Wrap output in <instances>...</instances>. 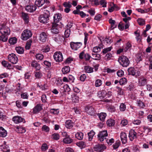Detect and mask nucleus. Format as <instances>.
<instances>
[{
	"instance_id": "51",
	"label": "nucleus",
	"mask_w": 152,
	"mask_h": 152,
	"mask_svg": "<svg viewBox=\"0 0 152 152\" xmlns=\"http://www.w3.org/2000/svg\"><path fill=\"white\" fill-rule=\"evenodd\" d=\"M137 22L141 26H143L145 23V20L142 18H138L137 20Z\"/></svg>"
},
{
	"instance_id": "32",
	"label": "nucleus",
	"mask_w": 152,
	"mask_h": 152,
	"mask_svg": "<svg viewBox=\"0 0 152 152\" xmlns=\"http://www.w3.org/2000/svg\"><path fill=\"white\" fill-rule=\"evenodd\" d=\"M109 23L111 24V30H113L117 27V25H115V21L114 20L110 19L109 20Z\"/></svg>"
},
{
	"instance_id": "46",
	"label": "nucleus",
	"mask_w": 152,
	"mask_h": 152,
	"mask_svg": "<svg viewBox=\"0 0 152 152\" xmlns=\"http://www.w3.org/2000/svg\"><path fill=\"white\" fill-rule=\"evenodd\" d=\"M102 84V81L101 80L98 79L95 81V86L96 87L100 86Z\"/></svg>"
},
{
	"instance_id": "38",
	"label": "nucleus",
	"mask_w": 152,
	"mask_h": 152,
	"mask_svg": "<svg viewBox=\"0 0 152 152\" xmlns=\"http://www.w3.org/2000/svg\"><path fill=\"white\" fill-rule=\"evenodd\" d=\"M17 39L15 37H12L9 39V42L11 45H14L17 43Z\"/></svg>"
},
{
	"instance_id": "50",
	"label": "nucleus",
	"mask_w": 152,
	"mask_h": 152,
	"mask_svg": "<svg viewBox=\"0 0 152 152\" xmlns=\"http://www.w3.org/2000/svg\"><path fill=\"white\" fill-rule=\"evenodd\" d=\"M51 137L55 140H58L60 138L59 134L57 133H55L52 135Z\"/></svg>"
},
{
	"instance_id": "7",
	"label": "nucleus",
	"mask_w": 152,
	"mask_h": 152,
	"mask_svg": "<svg viewBox=\"0 0 152 152\" xmlns=\"http://www.w3.org/2000/svg\"><path fill=\"white\" fill-rule=\"evenodd\" d=\"M53 58L56 61L58 62L62 61L63 59L62 53L60 51L55 52L53 55Z\"/></svg>"
},
{
	"instance_id": "61",
	"label": "nucleus",
	"mask_w": 152,
	"mask_h": 152,
	"mask_svg": "<svg viewBox=\"0 0 152 152\" xmlns=\"http://www.w3.org/2000/svg\"><path fill=\"white\" fill-rule=\"evenodd\" d=\"M32 42V41L31 40H29L26 44L25 48L26 49L28 50L30 48Z\"/></svg>"
},
{
	"instance_id": "41",
	"label": "nucleus",
	"mask_w": 152,
	"mask_h": 152,
	"mask_svg": "<svg viewBox=\"0 0 152 152\" xmlns=\"http://www.w3.org/2000/svg\"><path fill=\"white\" fill-rule=\"evenodd\" d=\"M112 48H113L112 47H109L104 48L103 50L102 51V53H103V54L104 55L105 54L108 53V52L110 51Z\"/></svg>"
},
{
	"instance_id": "4",
	"label": "nucleus",
	"mask_w": 152,
	"mask_h": 152,
	"mask_svg": "<svg viewBox=\"0 0 152 152\" xmlns=\"http://www.w3.org/2000/svg\"><path fill=\"white\" fill-rule=\"evenodd\" d=\"M85 110L87 114L91 116H96L97 114L96 110L92 106L87 105L86 106Z\"/></svg>"
},
{
	"instance_id": "14",
	"label": "nucleus",
	"mask_w": 152,
	"mask_h": 152,
	"mask_svg": "<svg viewBox=\"0 0 152 152\" xmlns=\"http://www.w3.org/2000/svg\"><path fill=\"white\" fill-rule=\"evenodd\" d=\"M129 137L130 140L132 141L137 138V133L134 130H131L129 132Z\"/></svg>"
},
{
	"instance_id": "37",
	"label": "nucleus",
	"mask_w": 152,
	"mask_h": 152,
	"mask_svg": "<svg viewBox=\"0 0 152 152\" xmlns=\"http://www.w3.org/2000/svg\"><path fill=\"white\" fill-rule=\"evenodd\" d=\"M16 131L18 133H23L26 131L25 128L18 126L16 127Z\"/></svg>"
},
{
	"instance_id": "23",
	"label": "nucleus",
	"mask_w": 152,
	"mask_h": 152,
	"mask_svg": "<svg viewBox=\"0 0 152 152\" xmlns=\"http://www.w3.org/2000/svg\"><path fill=\"white\" fill-rule=\"evenodd\" d=\"M61 14L59 13L56 14L54 15L53 17L54 20V23H56L59 21L61 20L62 17L61 16Z\"/></svg>"
},
{
	"instance_id": "19",
	"label": "nucleus",
	"mask_w": 152,
	"mask_h": 152,
	"mask_svg": "<svg viewBox=\"0 0 152 152\" xmlns=\"http://www.w3.org/2000/svg\"><path fill=\"white\" fill-rule=\"evenodd\" d=\"M121 140L123 144L126 143L127 141V137L126 133L124 132H122L120 134Z\"/></svg>"
},
{
	"instance_id": "49",
	"label": "nucleus",
	"mask_w": 152,
	"mask_h": 152,
	"mask_svg": "<svg viewBox=\"0 0 152 152\" xmlns=\"http://www.w3.org/2000/svg\"><path fill=\"white\" fill-rule=\"evenodd\" d=\"M126 105L125 104L121 103V104L119 106V109L121 111H124L126 109Z\"/></svg>"
},
{
	"instance_id": "48",
	"label": "nucleus",
	"mask_w": 152,
	"mask_h": 152,
	"mask_svg": "<svg viewBox=\"0 0 152 152\" xmlns=\"http://www.w3.org/2000/svg\"><path fill=\"white\" fill-rule=\"evenodd\" d=\"M101 48L99 46H95L93 48L92 51L94 53H97L101 51Z\"/></svg>"
},
{
	"instance_id": "53",
	"label": "nucleus",
	"mask_w": 152,
	"mask_h": 152,
	"mask_svg": "<svg viewBox=\"0 0 152 152\" xmlns=\"http://www.w3.org/2000/svg\"><path fill=\"white\" fill-rule=\"evenodd\" d=\"M116 88L118 89L117 92L118 95H122L124 92L122 88L118 86L116 87Z\"/></svg>"
},
{
	"instance_id": "44",
	"label": "nucleus",
	"mask_w": 152,
	"mask_h": 152,
	"mask_svg": "<svg viewBox=\"0 0 152 152\" xmlns=\"http://www.w3.org/2000/svg\"><path fill=\"white\" fill-rule=\"evenodd\" d=\"M112 54L110 53H107L106 54L104 57V59L105 60L107 61L110 60L112 57Z\"/></svg>"
},
{
	"instance_id": "58",
	"label": "nucleus",
	"mask_w": 152,
	"mask_h": 152,
	"mask_svg": "<svg viewBox=\"0 0 152 152\" xmlns=\"http://www.w3.org/2000/svg\"><path fill=\"white\" fill-rule=\"evenodd\" d=\"M5 35L2 34L0 36V40L2 41L3 42H5L7 40V37H6Z\"/></svg>"
},
{
	"instance_id": "10",
	"label": "nucleus",
	"mask_w": 152,
	"mask_h": 152,
	"mask_svg": "<svg viewBox=\"0 0 152 152\" xmlns=\"http://www.w3.org/2000/svg\"><path fill=\"white\" fill-rule=\"evenodd\" d=\"M12 119L13 122L16 124H18L21 122L25 123L26 122L24 118L18 115L14 116Z\"/></svg>"
},
{
	"instance_id": "29",
	"label": "nucleus",
	"mask_w": 152,
	"mask_h": 152,
	"mask_svg": "<svg viewBox=\"0 0 152 152\" xmlns=\"http://www.w3.org/2000/svg\"><path fill=\"white\" fill-rule=\"evenodd\" d=\"M93 69V68L90 66H84V69L86 73H91L93 72L94 71Z\"/></svg>"
},
{
	"instance_id": "27",
	"label": "nucleus",
	"mask_w": 152,
	"mask_h": 152,
	"mask_svg": "<svg viewBox=\"0 0 152 152\" xmlns=\"http://www.w3.org/2000/svg\"><path fill=\"white\" fill-rule=\"evenodd\" d=\"M92 57L91 58L95 60H99L101 58V55L100 54L97 53H92Z\"/></svg>"
},
{
	"instance_id": "30",
	"label": "nucleus",
	"mask_w": 152,
	"mask_h": 152,
	"mask_svg": "<svg viewBox=\"0 0 152 152\" xmlns=\"http://www.w3.org/2000/svg\"><path fill=\"white\" fill-rule=\"evenodd\" d=\"M15 50L16 52L19 54H22L24 53V48L21 46L16 47L15 48Z\"/></svg>"
},
{
	"instance_id": "26",
	"label": "nucleus",
	"mask_w": 152,
	"mask_h": 152,
	"mask_svg": "<svg viewBox=\"0 0 152 152\" xmlns=\"http://www.w3.org/2000/svg\"><path fill=\"white\" fill-rule=\"evenodd\" d=\"M45 2V0H36L35 4L37 7H40L42 6Z\"/></svg>"
},
{
	"instance_id": "63",
	"label": "nucleus",
	"mask_w": 152,
	"mask_h": 152,
	"mask_svg": "<svg viewBox=\"0 0 152 152\" xmlns=\"http://www.w3.org/2000/svg\"><path fill=\"white\" fill-rule=\"evenodd\" d=\"M42 76V74L40 72H36L35 74V77L38 79L40 78Z\"/></svg>"
},
{
	"instance_id": "34",
	"label": "nucleus",
	"mask_w": 152,
	"mask_h": 152,
	"mask_svg": "<svg viewBox=\"0 0 152 152\" xmlns=\"http://www.w3.org/2000/svg\"><path fill=\"white\" fill-rule=\"evenodd\" d=\"M73 141V139L70 138L69 136V137L64 138L63 140V142L66 144H70Z\"/></svg>"
},
{
	"instance_id": "8",
	"label": "nucleus",
	"mask_w": 152,
	"mask_h": 152,
	"mask_svg": "<svg viewBox=\"0 0 152 152\" xmlns=\"http://www.w3.org/2000/svg\"><path fill=\"white\" fill-rule=\"evenodd\" d=\"M148 79L147 77L142 76L138 80V85L140 86H145L147 83Z\"/></svg>"
},
{
	"instance_id": "5",
	"label": "nucleus",
	"mask_w": 152,
	"mask_h": 152,
	"mask_svg": "<svg viewBox=\"0 0 152 152\" xmlns=\"http://www.w3.org/2000/svg\"><path fill=\"white\" fill-rule=\"evenodd\" d=\"M7 58L8 61L13 64H16L18 61L17 56L14 53L9 54L7 56Z\"/></svg>"
},
{
	"instance_id": "25",
	"label": "nucleus",
	"mask_w": 152,
	"mask_h": 152,
	"mask_svg": "<svg viewBox=\"0 0 152 152\" xmlns=\"http://www.w3.org/2000/svg\"><path fill=\"white\" fill-rule=\"evenodd\" d=\"M7 134V131L2 127H0V137H4Z\"/></svg>"
},
{
	"instance_id": "12",
	"label": "nucleus",
	"mask_w": 152,
	"mask_h": 152,
	"mask_svg": "<svg viewBox=\"0 0 152 152\" xmlns=\"http://www.w3.org/2000/svg\"><path fill=\"white\" fill-rule=\"evenodd\" d=\"M37 9L35 5L30 4L26 6L25 8L26 10L28 12H32L35 11Z\"/></svg>"
},
{
	"instance_id": "42",
	"label": "nucleus",
	"mask_w": 152,
	"mask_h": 152,
	"mask_svg": "<svg viewBox=\"0 0 152 152\" xmlns=\"http://www.w3.org/2000/svg\"><path fill=\"white\" fill-rule=\"evenodd\" d=\"M119 83L121 85H125L127 83V80L126 78L123 77L120 79Z\"/></svg>"
},
{
	"instance_id": "45",
	"label": "nucleus",
	"mask_w": 152,
	"mask_h": 152,
	"mask_svg": "<svg viewBox=\"0 0 152 152\" xmlns=\"http://www.w3.org/2000/svg\"><path fill=\"white\" fill-rule=\"evenodd\" d=\"M77 145L81 149L85 148L86 146L85 143L83 141L79 142L77 143Z\"/></svg>"
},
{
	"instance_id": "62",
	"label": "nucleus",
	"mask_w": 152,
	"mask_h": 152,
	"mask_svg": "<svg viewBox=\"0 0 152 152\" xmlns=\"http://www.w3.org/2000/svg\"><path fill=\"white\" fill-rule=\"evenodd\" d=\"M85 38L84 39V44L86 46L87 44V41L88 39V34L87 33H84Z\"/></svg>"
},
{
	"instance_id": "40",
	"label": "nucleus",
	"mask_w": 152,
	"mask_h": 152,
	"mask_svg": "<svg viewBox=\"0 0 152 152\" xmlns=\"http://www.w3.org/2000/svg\"><path fill=\"white\" fill-rule=\"evenodd\" d=\"M76 138L79 140H82L83 138V134L81 132H77L75 135Z\"/></svg>"
},
{
	"instance_id": "9",
	"label": "nucleus",
	"mask_w": 152,
	"mask_h": 152,
	"mask_svg": "<svg viewBox=\"0 0 152 152\" xmlns=\"http://www.w3.org/2000/svg\"><path fill=\"white\" fill-rule=\"evenodd\" d=\"M70 47L72 50H77L81 47L82 43L81 42H70Z\"/></svg>"
},
{
	"instance_id": "31",
	"label": "nucleus",
	"mask_w": 152,
	"mask_h": 152,
	"mask_svg": "<svg viewBox=\"0 0 152 152\" xmlns=\"http://www.w3.org/2000/svg\"><path fill=\"white\" fill-rule=\"evenodd\" d=\"M22 16L24 21L27 23L28 22L29 18L28 14L24 12H22Z\"/></svg>"
},
{
	"instance_id": "57",
	"label": "nucleus",
	"mask_w": 152,
	"mask_h": 152,
	"mask_svg": "<svg viewBox=\"0 0 152 152\" xmlns=\"http://www.w3.org/2000/svg\"><path fill=\"white\" fill-rule=\"evenodd\" d=\"M70 29L68 28H66L64 32V35L66 38H68L70 34Z\"/></svg>"
},
{
	"instance_id": "6",
	"label": "nucleus",
	"mask_w": 152,
	"mask_h": 152,
	"mask_svg": "<svg viewBox=\"0 0 152 152\" xmlns=\"http://www.w3.org/2000/svg\"><path fill=\"white\" fill-rule=\"evenodd\" d=\"M108 135L107 130H104L100 132L97 135L98 140L100 142H102L104 139H106V137Z\"/></svg>"
},
{
	"instance_id": "35",
	"label": "nucleus",
	"mask_w": 152,
	"mask_h": 152,
	"mask_svg": "<svg viewBox=\"0 0 152 152\" xmlns=\"http://www.w3.org/2000/svg\"><path fill=\"white\" fill-rule=\"evenodd\" d=\"M95 134V132L93 130H91L88 133V135L89 141H91L92 140Z\"/></svg>"
},
{
	"instance_id": "3",
	"label": "nucleus",
	"mask_w": 152,
	"mask_h": 152,
	"mask_svg": "<svg viewBox=\"0 0 152 152\" xmlns=\"http://www.w3.org/2000/svg\"><path fill=\"white\" fill-rule=\"evenodd\" d=\"M32 33L30 30L26 29L24 30L21 36V39L23 40H26L31 37Z\"/></svg>"
},
{
	"instance_id": "15",
	"label": "nucleus",
	"mask_w": 152,
	"mask_h": 152,
	"mask_svg": "<svg viewBox=\"0 0 152 152\" xmlns=\"http://www.w3.org/2000/svg\"><path fill=\"white\" fill-rule=\"evenodd\" d=\"M0 32L2 34L7 35L10 34V30L7 27H2L0 29Z\"/></svg>"
},
{
	"instance_id": "20",
	"label": "nucleus",
	"mask_w": 152,
	"mask_h": 152,
	"mask_svg": "<svg viewBox=\"0 0 152 152\" xmlns=\"http://www.w3.org/2000/svg\"><path fill=\"white\" fill-rule=\"evenodd\" d=\"M106 94L107 92L104 90L100 91L97 93L98 96L100 99H103L104 98H107Z\"/></svg>"
},
{
	"instance_id": "24",
	"label": "nucleus",
	"mask_w": 152,
	"mask_h": 152,
	"mask_svg": "<svg viewBox=\"0 0 152 152\" xmlns=\"http://www.w3.org/2000/svg\"><path fill=\"white\" fill-rule=\"evenodd\" d=\"M66 127L68 129L71 128L73 126L74 123L71 120H66L65 122Z\"/></svg>"
},
{
	"instance_id": "36",
	"label": "nucleus",
	"mask_w": 152,
	"mask_h": 152,
	"mask_svg": "<svg viewBox=\"0 0 152 152\" xmlns=\"http://www.w3.org/2000/svg\"><path fill=\"white\" fill-rule=\"evenodd\" d=\"M107 125L109 127H112L115 124V121L113 119H109L107 121Z\"/></svg>"
},
{
	"instance_id": "2",
	"label": "nucleus",
	"mask_w": 152,
	"mask_h": 152,
	"mask_svg": "<svg viewBox=\"0 0 152 152\" xmlns=\"http://www.w3.org/2000/svg\"><path fill=\"white\" fill-rule=\"evenodd\" d=\"M50 13L49 11L46 10L44 14L41 15L39 17V21L43 23H46L49 20Z\"/></svg>"
},
{
	"instance_id": "54",
	"label": "nucleus",
	"mask_w": 152,
	"mask_h": 152,
	"mask_svg": "<svg viewBox=\"0 0 152 152\" xmlns=\"http://www.w3.org/2000/svg\"><path fill=\"white\" fill-rule=\"evenodd\" d=\"M64 6L66 8H70L72 7L71 3L69 1L64 2L63 4Z\"/></svg>"
},
{
	"instance_id": "47",
	"label": "nucleus",
	"mask_w": 152,
	"mask_h": 152,
	"mask_svg": "<svg viewBox=\"0 0 152 152\" xmlns=\"http://www.w3.org/2000/svg\"><path fill=\"white\" fill-rule=\"evenodd\" d=\"M2 148H1L2 151L3 152H8L10 151L9 147L5 145L2 146Z\"/></svg>"
},
{
	"instance_id": "18",
	"label": "nucleus",
	"mask_w": 152,
	"mask_h": 152,
	"mask_svg": "<svg viewBox=\"0 0 152 152\" xmlns=\"http://www.w3.org/2000/svg\"><path fill=\"white\" fill-rule=\"evenodd\" d=\"M1 64L3 66L7 69L10 70L13 69L11 64L5 60H3L1 62Z\"/></svg>"
},
{
	"instance_id": "52",
	"label": "nucleus",
	"mask_w": 152,
	"mask_h": 152,
	"mask_svg": "<svg viewBox=\"0 0 152 152\" xmlns=\"http://www.w3.org/2000/svg\"><path fill=\"white\" fill-rule=\"evenodd\" d=\"M79 100V98L76 95H74L72 97V100L73 102L75 103H77Z\"/></svg>"
},
{
	"instance_id": "21",
	"label": "nucleus",
	"mask_w": 152,
	"mask_h": 152,
	"mask_svg": "<svg viewBox=\"0 0 152 152\" xmlns=\"http://www.w3.org/2000/svg\"><path fill=\"white\" fill-rule=\"evenodd\" d=\"M31 66L34 68L36 70H39L41 69L40 64L38 63L36 61H34L31 63Z\"/></svg>"
},
{
	"instance_id": "28",
	"label": "nucleus",
	"mask_w": 152,
	"mask_h": 152,
	"mask_svg": "<svg viewBox=\"0 0 152 152\" xmlns=\"http://www.w3.org/2000/svg\"><path fill=\"white\" fill-rule=\"evenodd\" d=\"M136 104L137 106L140 108H144L145 107L144 103L140 99L136 100Z\"/></svg>"
},
{
	"instance_id": "33",
	"label": "nucleus",
	"mask_w": 152,
	"mask_h": 152,
	"mask_svg": "<svg viewBox=\"0 0 152 152\" xmlns=\"http://www.w3.org/2000/svg\"><path fill=\"white\" fill-rule=\"evenodd\" d=\"M128 71L129 75L134 76L135 74L136 70L134 68L131 67L128 69Z\"/></svg>"
},
{
	"instance_id": "59",
	"label": "nucleus",
	"mask_w": 152,
	"mask_h": 152,
	"mask_svg": "<svg viewBox=\"0 0 152 152\" xmlns=\"http://www.w3.org/2000/svg\"><path fill=\"white\" fill-rule=\"evenodd\" d=\"M42 131L45 132H48L50 131V128L49 127L46 125H44L42 127Z\"/></svg>"
},
{
	"instance_id": "1",
	"label": "nucleus",
	"mask_w": 152,
	"mask_h": 152,
	"mask_svg": "<svg viewBox=\"0 0 152 152\" xmlns=\"http://www.w3.org/2000/svg\"><path fill=\"white\" fill-rule=\"evenodd\" d=\"M118 61L120 64L124 67H127L130 63L128 58L126 56L124 55L119 57Z\"/></svg>"
},
{
	"instance_id": "64",
	"label": "nucleus",
	"mask_w": 152,
	"mask_h": 152,
	"mask_svg": "<svg viewBox=\"0 0 152 152\" xmlns=\"http://www.w3.org/2000/svg\"><path fill=\"white\" fill-rule=\"evenodd\" d=\"M69 82L73 83L75 80L74 77L71 75H69L68 76Z\"/></svg>"
},
{
	"instance_id": "17",
	"label": "nucleus",
	"mask_w": 152,
	"mask_h": 152,
	"mask_svg": "<svg viewBox=\"0 0 152 152\" xmlns=\"http://www.w3.org/2000/svg\"><path fill=\"white\" fill-rule=\"evenodd\" d=\"M48 34L45 32H42L40 34L39 40L42 42H45L48 38Z\"/></svg>"
},
{
	"instance_id": "55",
	"label": "nucleus",
	"mask_w": 152,
	"mask_h": 152,
	"mask_svg": "<svg viewBox=\"0 0 152 152\" xmlns=\"http://www.w3.org/2000/svg\"><path fill=\"white\" fill-rule=\"evenodd\" d=\"M44 56L41 54L38 53L36 55V58L37 59L41 60L44 58Z\"/></svg>"
},
{
	"instance_id": "60",
	"label": "nucleus",
	"mask_w": 152,
	"mask_h": 152,
	"mask_svg": "<svg viewBox=\"0 0 152 152\" xmlns=\"http://www.w3.org/2000/svg\"><path fill=\"white\" fill-rule=\"evenodd\" d=\"M120 144L121 143L120 141H116L114 144L113 145V148L115 149L117 148L120 145Z\"/></svg>"
},
{
	"instance_id": "43",
	"label": "nucleus",
	"mask_w": 152,
	"mask_h": 152,
	"mask_svg": "<svg viewBox=\"0 0 152 152\" xmlns=\"http://www.w3.org/2000/svg\"><path fill=\"white\" fill-rule=\"evenodd\" d=\"M107 108L109 111L111 113L114 112L116 110L114 106L112 105L107 106Z\"/></svg>"
},
{
	"instance_id": "39",
	"label": "nucleus",
	"mask_w": 152,
	"mask_h": 152,
	"mask_svg": "<svg viewBox=\"0 0 152 152\" xmlns=\"http://www.w3.org/2000/svg\"><path fill=\"white\" fill-rule=\"evenodd\" d=\"M70 71V68L69 66H66L63 67L62 69V71L63 74H66L69 72Z\"/></svg>"
},
{
	"instance_id": "16",
	"label": "nucleus",
	"mask_w": 152,
	"mask_h": 152,
	"mask_svg": "<svg viewBox=\"0 0 152 152\" xmlns=\"http://www.w3.org/2000/svg\"><path fill=\"white\" fill-rule=\"evenodd\" d=\"M50 30L52 33L54 34H58L59 31L58 24L57 23H53Z\"/></svg>"
},
{
	"instance_id": "56",
	"label": "nucleus",
	"mask_w": 152,
	"mask_h": 152,
	"mask_svg": "<svg viewBox=\"0 0 152 152\" xmlns=\"http://www.w3.org/2000/svg\"><path fill=\"white\" fill-rule=\"evenodd\" d=\"M91 58V56L89 54L86 53L85 54L83 58L85 59L86 61H89Z\"/></svg>"
},
{
	"instance_id": "22",
	"label": "nucleus",
	"mask_w": 152,
	"mask_h": 152,
	"mask_svg": "<svg viewBox=\"0 0 152 152\" xmlns=\"http://www.w3.org/2000/svg\"><path fill=\"white\" fill-rule=\"evenodd\" d=\"M96 115L98 116L99 120L102 122L104 121L105 118L107 116L106 113L103 112L97 113Z\"/></svg>"
},
{
	"instance_id": "11",
	"label": "nucleus",
	"mask_w": 152,
	"mask_h": 152,
	"mask_svg": "<svg viewBox=\"0 0 152 152\" xmlns=\"http://www.w3.org/2000/svg\"><path fill=\"white\" fill-rule=\"evenodd\" d=\"M106 148V147L104 144H102L96 145L94 147L95 151L99 152L103 151Z\"/></svg>"
},
{
	"instance_id": "13",
	"label": "nucleus",
	"mask_w": 152,
	"mask_h": 152,
	"mask_svg": "<svg viewBox=\"0 0 152 152\" xmlns=\"http://www.w3.org/2000/svg\"><path fill=\"white\" fill-rule=\"evenodd\" d=\"M42 109V105L40 104H38L33 108L32 113L33 114H37Z\"/></svg>"
}]
</instances>
